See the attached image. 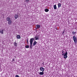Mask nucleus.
Masks as SVG:
<instances>
[{
  "label": "nucleus",
  "instance_id": "1",
  "mask_svg": "<svg viewBox=\"0 0 77 77\" xmlns=\"http://www.w3.org/2000/svg\"><path fill=\"white\" fill-rule=\"evenodd\" d=\"M35 40V38H31L30 39V49H32V44H33V41Z\"/></svg>",
  "mask_w": 77,
  "mask_h": 77
},
{
  "label": "nucleus",
  "instance_id": "2",
  "mask_svg": "<svg viewBox=\"0 0 77 77\" xmlns=\"http://www.w3.org/2000/svg\"><path fill=\"white\" fill-rule=\"evenodd\" d=\"M65 53L64 54V55L63 56L64 58H65V59H66L67 57H68V56H67V54H68V52H67V51H66Z\"/></svg>",
  "mask_w": 77,
  "mask_h": 77
},
{
  "label": "nucleus",
  "instance_id": "3",
  "mask_svg": "<svg viewBox=\"0 0 77 77\" xmlns=\"http://www.w3.org/2000/svg\"><path fill=\"white\" fill-rule=\"evenodd\" d=\"M73 39L74 43L75 44V43H76L77 42V38H76V37L75 36H73Z\"/></svg>",
  "mask_w": 77,
  "mask_h": 77
},
{
  "label": "nucleus",
  "instance_id": "4",
  "mask_svg": "<svg viewBox=\"0 0 77 77\" xmlns=\"http://www.w3.org/2000/svg\"><path fill=\"white\" fill-rule=\"evenodd\" d=\"M40 27H41V26L40 25H37L35 26V29H39V28H40Z\"/></svg>",
  "mask_w": 77,
  "mask_h": 77
},
{
  "label": "nucleus",
  "instance_id": "5",
  "mask_svg": "<svg viewBox=\"0 0 77 77\" xmlns=\"http://www.w3.org/2000/svg\"><path fill=\"white\" fill-rule=\"evenodd\" d=\"M35 40H38L39 39V36H35Z\"/></svg>",
  "mask_w": 77,
  "mask_h": 77
},
{
  "label": "nucleus",
  "instance_id": "6",
  "mask_svg": "<svg viewBox=\"0 0 77 77\" xmlns=\"http://www.w3.org/2000/svg\"><path fill=\"white\" fill-rule=\"evenodd\" d=\"M40 69L42 71V72H44V68L42 67H41L40 68Z\"/></svg>",
  "mask_w": 77,
  "mask_h": 77
},
{
  "label": "nucleus",
  "instance_id": "7",
  "mask_svg": "<svg viewBox=\"0 0 77 77\" xmlns=\"http://www.w3.org/2000/svg\"><path fill=\"white\" fill-rule=\"evenodd\" d=\"M16 38L18 39H20L21 38V36L20 35H17L16 36Z\"/></svg>",
  "mask_w": 77,
  "mask_h": 77
},
{
  "label": "nucleus",
  "instance_id": "8",
  "mask_svg": "<svg viewBox=\"0 0 77 77\" xmlns=\"http://www.w3.org/2000/svg\"><path fill=\"white\" fill-rule=\"evenodd\" d=\"M14 18L15 19H17V18H18V15L17 14L15 15L14 16Z\"/></svg>",
  "mask_w": 77,
  "mask_h": 77
},
{
  "label": "nucleus",
  "instance_id": "9",
  "mask_svg": "<svg viewBox=\"0 0 77 77\" xmlns=\"http://www.w3.org/2000/svg\"><path fill=\"white\" fill-rule=\"evenodd\" d=\"M6 20L7 21H10L11 20V18H9V17H8L7 18Z\"/></svg>",
  "mask_w": 77,
  "mask_h": 77
},
{
  "label": "nucleus",
  "instance_id": "10",
  "mask_svg": "<svg viewBox=\"0 0 77 77\" xmlns=\"http://www.w3.org/2000/svg\"><path fill=\"white\" fill-rule=\"evenodd\" d=\"M14 44L15 47H17V43L16 42H15L14 43Z\"/></svg>",
  "mask_w": 77,
  "mask_h": 77
},
{
  "label": "nucleus",
  "instance_id": "11",
  "mask_svg": "<svg viewBox=\"0 0 77 77\" xmlns=\"http://www.w3.org/2000/svg\"><path fill=\"white\" fill-rule=\"evenodd\" d=\"M11 23H12V21H11V20H9L8 22V25H11Z\"/></svg>",
  "mask_w": 77,
  "mask_h": 77
},
{
  "label": "nucleus",
  "instance_id": "12",
  "mask_svg": "<svg viewBox=\"0 0 77 77\" xmlns=\"http://www.w3.org/2000/svg\"><path fill=\"white\" fill-rule=\"evenodd\" d=\"M45 11L46 12H48L49 11V10L48 9L46 8L45 9Z\"/></svg>",
  "mask_w": 77,
  "mask_h": 77
},
{
  "label": "nucleus",
  "instance_id": "13",
  "mask_svg": "<svg viewBox=\"0 0 77 77\" xmlns=\"http://www.w3.org/2000/svg\"><path fill=\"white\" fill-rule=\"evenodd\" d=\"M61 6V4L59 3L58 5V7L59 8Z\"/></svg>",
  "mask_w": 77,
  "mask_h": 77
},
{
  "label": "nucleus",
  "instance_id": "14",
  "mask_svg": "<svg viewBox=\"0 0 77 77\" xmlns=\"http://www.w3.org/2000/svg\"><path fill=\"white\" fill-rule=\"evenodd\" d=\"M54 9H57V7H56V5H55L54 6Z\"/></svg>",
  "mask_w": 77,
  "mask_h": 77
},
{
  "label": "nucleus",
  "instance_id": "15",
  "mask_svg": "<svg viewBox=\"0 0 77 77\" xmlns=\"http://www.w3.org/2000/svg\"><path fill=\"white\" fill-rule=\"evenodd\" d=\"M39 74L40 75H44V72H39Z\"/></svg>",
  "mask_w": 77,
  "mask_h": 77
},
{
  "label": "nucleus",
  "instance_id": "16",
  "mask_svg": "<svg viewBox=\"0 0 77 77\" xmlns=\"http://www.w3.org/2000/svg\"><path fill=\"white\" fill-rule=\"evenodd\" d=\"M37 42L36 41H35L33 43V45H35L36 44Z\"/></svg>",
  "mask_w": 77,
  "mask_h": 77
},
{
  "label": "nucleus",
  "instance_id": "17",
  "mask_svg": "<svg viewBox=\"0 0 77 77\" xmlns=\"http://www.w3.org/2000/svg\"><path fill=\"white\" fill-rule=\"evenodd\" d=\"M25 47L26 48H29V46L28 45H26Z\"/></svg>",
  "mask_w": 77,
  "mask_h": 77
},
{
  "label": "nucleus",
  "instance_id": "18",
  "mask_svg": "<svg viewBox=\"0 0 77 77\" xmlns=\"http://www.w3.org/2000/svg\"><path fill=\"white\" fill-rule=\"evenodd\" d=\"M1 34H3V30L2 29L1 31Z\"/></svg>",
  "mask_w": 77,
  "mask_h": 77
},
{
  "label": "nucleus",
  "instance_id": "19",
  "mask_svg": "<svg viewBox=\"0 0 77 77\" xmlns=\"http://www.w3.org/2000/svg\"><path fill=\"white\" fill-rule=\"evenodd\" d=\"M65 30L64 29L63 31L62 34H63V35H65V34H64V33H65Z\"/></svg>",
  "mask_w": 77,
  "mask_h": 77
},
{
  "label": "nucleus",
  "instance_id": "20",
  "mask_svg": "<svg viewBox=\"0 0 77 77\" xmlns=\"http://www.w3.org/2000/svg\"><path fill=\"white\" fill-rule=\"evenodd\" d=\"M26 42L27 44L29 43V39H26Z\"/></svg>",
  "mask_w": 77,
  "mask_h": 77
},
{
  "label": "nucleus",
  "instance_id": "21",
  "mask_svg": "<svg viewBox=\"0 0 77 77\" xmlns=\"http://www.w3.org/2000/svg\"><path fill=\"white\" fill-rule=\"evenodd\" d=\"M75 33H76V32H72V35H74V34H75Z\"/></svg>",
  "mask_w": 77,
  "mask_h": 77
},
{
  "label": "nucleus",
  "instance_id": "22",
  "mask_svg": "<svg viewBox=\"0 0 77 77\" xmlns=\"http://www.w3.org/2000/svg\"><path fill=\"white\" fill-rule=\"evenodd\" d=\"M26 2H29V0H26Z\"/></svg>",
  "mask_w": 77,
  "mask_h": 77
},
{
  "label": "nucleus",
  "instance_id": "23",
  "mask_svg": "<svg viewBox=\"0 0 77 77\" xmlns=\"http://www.w3.org/2000/svg\"><path fill=\"white\" fill-rule=\"evenodd\" d=\"M13 62H14V61H15V59L13 58L12 60Z\"/></svg>",
  "mask_w": 77,
  "mask_h": 77
},
{
  "label": "nucleus",
  "instance_id": "24",
  "mask_svg": "<svg viewBox=\"0 0 77 77\" xmlns=\"http://www.w3.org/2000/svg\"><path fill=\"white\" fill-rule=\"evenodd\" d=\"M63 53V51H62V53Z\"/></svg>",
  "mask_w": 77,
  "mask_h": 77
},
{
  "label": "nucleus",
  "instance_id": "25",
  "mask_svg": "<svg viewBox=\"0 0 77 77\" xmlns=\"http://www.w3.org/2000/svg\"><path fill=\"white\" fill-rule=\"evenodd\" d=\"M1 33V29H0V33Z\"/></svg>",
  "mask_w": 77,
  "mask_h": 77
},
{
  "label": "nucleus",
  "instance_id": "26",
  "mask_svg": "<svg viewBox=\"0 0 77 77\" xmlns=\"http://www.w3.org/2000/svg\"><path fill=\"white\" fill-rule=\"evenodd\" d=\"M64 54H62V55H63Z\"/></svg>",
  "mask_w": 77,
  "mask_h": 77
},
{
  "label": "nucleus",
  "instance_id": "27",
  "mask_svg": "<svg viewBox=\"0 0 77 77\" xmlns=\"http://www.w3.org/2000/svg\"><path fill=\"white\" fill-rule=\"evenodd\" d=\"M14 57H15V58H16V57H15V56H14Z\"/></svg>",
  "mask_w": 77,
  "mask_h": 77
},
{
  "label": "nucleus",
  "instance_id": "28",
  "mask_svg": "<svg viewBox=\"0 0 77 77\" xmlns=\"http://www.w3.org/2000/svg\"><path fill=\"white\" fill-rule=\"evenodd\" d=\"M42 64H44V63H42Z\"/></svg>",
  "mask_w": 77,
  "mask_h": 77
}]
</instances>
